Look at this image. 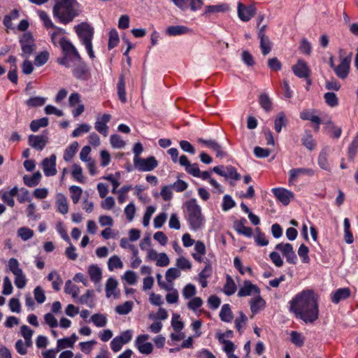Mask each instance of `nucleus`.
<instances>
[{"mask_svg":"<svg viewBox=\"0 0 358 358\" xmlns=\"http://www.w3.org/2000/svg\"><path fill=\"white\" fill-rule=\"evenodd\" d=\"M289 310L305 323L312 324L318 319L317 297L312 289L303 290L289 301Z\"/></svg>","mask_w":358,"mask_h":358,"instance_id":"obj_1","label":"nucleus"},{"mask_svg":"<svg viewBox=\"0 0 358 358\" xmlns=\"http://www.w3.org/2000/svg\"><path fill=\"white\" fill-rule=\"evenodd\" d=\"M185 217L191 230L197 231L202 229L206 224V217L202 213L201 207L196 199H190L185 203Z\"/></svg>","mask_w":358,"mask_h":358,"instance_id":"obj_2","label":"nucleus"},{"mask_svg":"<svg viewBox=\"0 0 358 358\" xmlns=\"http://www.w3.org/2000/svg\"><path fill=\"white\" fill-rule=\"evenodd\" d=\"M76 3V0H61L57 2L52 10L54 17L64 24L72 22L79 15L74 6Z\"/></svg>","mask_w":358,"mask_h":358,"instance_id":"obj_3","label":"nucleus"},{"mask_svg":"<svg viewBox=\"0 0 358 358\" xmlns=\"http://www.w3.org/2000/svg\"><path fill=\"white\" fill-rule=\"evenodd\" d=\"M343 55L344 50L341 49L339 50L341 62L334 70L336 75L341 79L346 78L349 74L352 52H350L348 55L345 57H343Z\"/></svg>","mask_w":358,"mask_h":358,"instance_id":"obj_4","label":"nucleus"},{"mask_svg":"<svg viewBox=\"0 0 358 358\" xmlns=\"http://www.w3.org/2000/svg\"><path fill=\"white\" fill-rule=\"evenodd\" d=\"M134 164L140 171H151L158 166V162L153 156L146 159L134 157Z\"/></svg>","mask_w":358,"mask_h":358,"instance_id":"obj_5","label":"nucleus"},{"mask_svg":"<svg viewBox=\"0 0 358 358\" xmlns=\"http://www.w3.org/2000/svg\"><path fill=\"white\" fill-rule=\"evenodd\" d=\"M22 48V56L28 58L35 48L34 40L31 34L24 33L20 39Z\"/></svg>","mask_w":358,"mask_h":358,"instance_id":"obj_6","label":"nucleus"},{"mask_svg":"<svg viewBox=\"0 0 358 358\" xmlns=\"http://www.w3.org/2000/svg\"><path fill=\"white\" fill-rule=\"evenodd\" d=\"M75 31L82 43L90 41L93 38L94 29L87 22H82L76 26Z\"/></svg>","mask_w":358,"mask_h":358,"instance_id":"obj_7","label":"nucleus"},{"mask_svg":"<svg viewBox=\"0 0 358 358\" xmlns=\"http://www.w3.org/2000/svg\"><path fill=\"white\" fill-rule=\"evenodd\" d=\"M150 338L148 334H141L135 340L134 345L140 353L150 355L153 350V345L147 341Z\"/></svg>","mask_w":358,"mask_h":358,"instance_id":"obj_8","label":"nucleus"},{"mask_svg":"<svg viewBox=\"0 0 358 358\" xmlns=\"http://www.w3.org/2000/svg\"><path fill=\"white\" fill-rule=\"evenodd\" d=\"M73 67L72 73L76 79L84 81L90 78V69L82 59L74 64Z\"/></svg>","mask_w":358,"mask_h":358,"instance_id":"obj_9","label":"nucleus"},{"mask_svg":"<svg viewBox=\"0 0 358 358\" xmlns=\"http://www.w3.org/2000/svg\"><path fill=\"white\" fill-rule=\"evenodd\" d=\"M275 250L282 252V255L286 258L288 263L295 264L297 257L293 250V247L290 243H280L275 245Z\"/></svg>","mask_w":358,"mask_h":358,"instance_id":"obj_10","label":"nucleus"},{"mask_svg":"<svg viewBox=\"0 0 358 358\" xmlns=\"http://www.w3.org/2000/svg\"><path fill=\"white\" fill-rule=\"evenodd\" d=\"M256 7L251 4L245 6L241 2L238 3V15L243 22H248L256 14Z\"/></svg>","mask_w":358,"mask_h":358,"instance_id":"obj_11","label":"nucleus"},{"mask_svg":"<svg viewBox=\"0 0 358 358\" xmlns=\"http://www.w3.org/2000/svg\"><path fill=\"white\" fill-rule=\"evenodd\" d=\"M315 171L310 168L292 169L289 171V184H294L301 176H313Z\"/></svg>","mask_w":358,"mask_h":358,"instance_id":"obj_12","label":"nucleus"},{"mask_svg":"<svg viewBox=\"0 0 358 358\" xmlns=\"http://www.w3.org/2000/svg\"><path fill=\"white\" fill-rule=\"evenodd\" d=\"M111 115L109 114H103L96 118L94 123V129L101 134L107 136L108 134V127L107 124L110 121Z\"/></svg>","mask_w":358,"mask_h":358,"instance_id":"obj_13","label":"nucleus"},{"mask_svg":"<svg viewBox=\"0 0 358 358\" xmlns=\"http://www.w3.org/2000/svg\"><path fill=\"white\" fill-rule=\"evenodd\" d=\"M252 294H260V289L255 285L252 284L250 280H245L243 286L238 292L239 297L251 296Z\"/></svg>","mask_w":358,"mask_h":358,"instance_id":"obj_14","label":"nucleus"},{"mask_svg":"<svg viewBox=\"0 0 358 358\" xmlns=\"http://www.w3.org/2000/svg\"><path fill=\"white\" fill-rule=\"evenodd\" d=\"M43 172L46 176H53L57 174L56 156L52 155L48 158H45L42 162Z\"/></svg>","mask_w":358,"mask_h":358,"instance_id":"obj_15","label":"nucleus"},{"mask_svg":"<svg viewBox=\"0 0 358 358\" xmlns=\"http://www.w3.org/2000/svg\"><path fill=\"white\" fill-rule=\"evenodd\" d=\"M292 69L294 75L300 78L307 79L310 76V69L308 64L302 59H299L297 63L292 66Z\"/></svg>","mask_w":358,"mask_h":358,"instance_id":"obj_16","label":"nucleus"},{"mask_svg":"<svg viewBox=\"0 0 358 358\" xmlns=\"http://www.w3.org/2000/svg\"><path fill=\"white\" fill-rule=\"evenodd\" d=\"M272 192L276 199L285 206L288 205L290 199L294 196L292 192L285 188H273L272 189Z\"/></svg>","mask_w":358,"mask_h":358,"instance_id":"obj_17","label":"nucleus"},{"mask_svg":"<svg viewBox=\"0 0 358 358\" xmlns=\"http://www.w3.org/2000/svg\"><path fill=\"white\" fill-rule=\"evenodd\" d=\"M47 137L45 136L30 135L29 136V145L37 150H42L46 145Z\"/></svg>","mask_w":358,"mask_h":358,"instance_id":"obj_18","label":"nucleus"},{"mask_svg":"<svg viewBox=\"0 0 358 358\" xmlns=\"http://www.w3.org/2000/svg\"><path fill=\"white\" fill-rule=\"evenodd\" d=\"M191 32L192 30L189 28L183 25L169 26L166 29V34L171 36L187 34Z\"/></svg>","mask_w":358,"mask_h":358,"instance_id":"obj_19","label":"nucleus"},{"mask_svg":"<svg viewBox=\"0 0 358 358\" xmlns=\"http://www.w3.org/2000/svg\"><path fill=\"white\" fill-rule=\"evenodd\" d=\"M350 296V289L348 287L338 289L331 294V301L338 303L341 301L348 299Z\"/></svg>","mask_w":358,"mask_h":358,"instance_id":"obj_20","label":"nucleus"},{"mask_svg":"<svg viewBox=\"0 0 358 358\" xmlns=\"http://www.w3.org/2000/svg\"><path fill=\"white\" fill-rule=\"evenodd\" d=\"M328 148H323L319 154L317 163L322 169L325 170L327 171H331L330 164L328 162Z\"/></svg>","mask_w":358,"mask_h":358,"instance_id":"obj_21","label":"nucleus"},{"mask_svg":"<svg viewBox=\"0 0 358 358\" xmlns=\"http://www.w3.org/2000/svg\"><path fill=\"white\" fill-rule=\"evenodd\" d=\"M88 275L90 280L94 283L100 282L102 278L101 269L96 264H92L87 269Z\"/></svg>","mask_w":358,"mask_h":358,"instance_id":"obj_22","label":"nucleus"},{"mask_svg":"<svg viewBox=\"0 0 358 358\" xmlns=\"http://www.w3.org/2000/svg\"><path fill=\"white\" fill-rule=\"evenodd\" d=\"M288 124V120L284 112L278 113L275 117L274 120V129L277 133H280L282 131V127H287Z\"/></svg>","mask_w":358,"mask_h":358,"instance_id":"obj_23","label":"nucleus"},{"mask_svg":"<svg viewBox=\"0 0 358 358\" xmlns=\"http://www.w3.org/2000/svg\"><path fill=\"white\" fill-rule=\"evenodd\" d=\"M230 10L229 4L222 3L218 5H209L206 6L204 15H207L209 13H225Z\"/></svg>","mask_w":358,"mask_h":358,"instance_id":"obj_24","label":"nucleus"},{"mask_svg":"<svg viewBox=\"0 0 358 358\" xmlns=\"http://www.w3.org/2000/svg\"><path fill=\"white\" fill-rule=\"evenodd\" d=\"M250 304L252 313L256 314L265 307L266 301L259 294L250 300Z\"/></svg>","mask_w":358,"mask_h":358,"instance_id":"obj_25","label":"nucleus"},{"mask_svg":"<svg viewBox=\"0 0 358 358\" xmlns=\"http://www.w3.org/2000/svg\"><path fill=\"white\" fill-rule=\"evenodd\" d=\"M299 116L303 120H310L312 122L317 124L315 130L317 131L319 129V124L321 123V119L318 116L313 115L312 111L303 110L300 113Z\"/></svg>","mask_w":358,"mask_h":358,"instance_id":"obj_26","label":"nucleus"},{"mask_svg":"<svg viewBox=\"0 0 358 358\" xmlns=\"http://www.w3.org/2000/svg\"><path fill=\"white\" fill-rule=\"evenodd\" d=\"M57 62L66 68H70L78 62V59L74 55V53L71 52L66 55H63L62 57L57 58Z\"/></svg>","mask_w":358,"mask_h":358,"instance_id":"obj_27","label":"nucleus"},{"mask_svg":"<svg viewBox=\"0 0 358 358\" xmlns=\"http://www.w3.org/2000/svg\"><path fill=\"white\" fill-rule=\"evenodd\" d=\"M220 320L224 322H231L233 320L234 315L228 303L224 304L220 312Z\"/></svg>","mask_w":358,"mask_h":358,"instance_id":"obj_28","label":"nucleus"},{"mask_svg":"<svg viewBox=\"0 0 358 358\" xmlns=\"http://www.w3.org/2000/svg\"><path fill=\"white\" fill-rule=\"evenodd\" d=\"M117 95L118 98L122 103L127 102L126 91H125V82L123 75H120L119 80L117 84Z\"/></svg>","mask_w":358,"mask_h":358,"instance_id":"obj_29","label":"nucleus"},{"mask_svg":"<svg viewBox=\"0 0 358 358\" xmlns=\"http://www.w3.org/2000/svg\"><path fill=\"white\" fill-rule=\"evenodd\" d=\"M41 178V174L39 171L34 173L32 176L25 175L23 177L24 184L28 187H35L38 185Z\"/></svg>","mask_w":358,"mask_h":358,"instance_id":"obj_30","label":"nucleus"},{"mask_svg":"<svg viewBox=\"0 0 358 358\" xmlns=\"http://www.w3.org/2000/svg\"><path fill=\"white\" fill-rule=\"evenodd\" d=\"M259 103L261 107L266 112L272 109V101L267 94L263 93L259 95Z\"/></svg>","mask_w":358,"mask_h":358,"instance_id":"obj_31","label":"nucleus"},{"mask_svg":"<svg viewBox=\"0 0 358 358\" xmlns=\"http://www.w3.org/2000/svg\"><path fill=\"white\" fill-rule=\"evenodd\" d=\"M78 148V143L73 142L69 146H68L64 153V159L66 162H69L73 156L76 155Z\"/></svg>","mask_w":358,"mask_h":358,"instance_id":"obj_32","label":"nucleus"},{"mask_svg":"<svg viewBox=\"0 0 358 358\" xmlns=\"http://www.w3.org/2000/svg\"><path fill=\"white\" fill-rule=\"evenodd\" d=\"M236 290V285L232 279V278L227 275L226 279V283L224 286V292L226 295L231 296L235 293Z\"/></svg>","mask_w":358,"mask_h":358,"instance_id":"obj_33","label":"nucleus"},{"mask_svg":"<svg viewBox=\"0 0 358 358\" xmlns=\"http://www.w3.org/2000/svg\"><path fill=\"white\" fill-rule=\"evenodd\" d=\"M64 292L68 294H71L73 298H76L78 296L80 289L77 285L72 283L71 280H68L65 283Z\"/></svg>","mask_w":358,"mask_h":358,"instance_id":"obj_34","label":"nucleus"},{"mask_svg":"<svg viewBox=\"0 0 358 358\" xmlns=\"http://www.w3.org/2000/svg\"><path fill=\"white\" fill-rule=\"evenodd\" d=\"M301 141L303 145L309 150H313L316 147L315 141L313 139V136L308 132H306V134L303 136Z\"/></svg>","mask_w":358,"mask_h":358,"instance_id":"obj_35","label":"nucleus"},{"mask_svg":"<svg viewBox=\"0 0 358 358\" xmlns=\"http://www.w3.org/2000/svg\"><path fill=\"white\" fill-rule=\"evenodd\" d=\"M21 334L26 341V345L28 347H31L32 345V340L31 337L34 331L27 325H22L20 328Z\"/></svg>","mask_w":358,"mask_h":358,"instance_id":"obj_36","label":"nucleus"},{"mask_svg":"<svg viewBox=\"0 0 358 358\" xmlns=\"http://www.w3.org/2000/svg\"><path fill=\"white\" fill-rule=\"evenodd\" d=\"M48 117H42L38 120H32L30 123V129L36 132L41 127H44L48 126Z\"/></svg>","mask_w":358,"mask_h":358,"instance_id":"obj_37","label":"nucleus"},{"mask_svg":"<svg viewBox=\"0 0 358 358\" xmlns=\"http://www.w3.org/2000/svg\"><path fill=\"white\" fill-rule=\"evenodd\" d=\"M357 152H358V136H355V138L353 139L352 142L350 143V145H349L348 149V159L350 161L353 162Z\"/></svg>","mask_w":358,"mask_h":358,"instance_id":"obj_38","label":"nucleus"},{"mask_svg":"<svg viewBox=\"0 0 358 358\" xmlns=\"http://www.w3.org/2000/svg\"><path fill=\"white\" fill-rule=\"evenodd\" d=\"M91 321L96 327H103L106 325L107 318L103 314L96 313L91 317Z\"/></svg>","mask_w":358,"mask_h":358,"instance_id":"obj_39","label":"nucleus"},{"mask_svg":"<svg viewBox=\"0 0 358 358\" xmlns=\"http://www.w3.org/2000/svg\"><path fill=\"white\" fill-rule=\"evenodd\" d=\"M72 177L80 183L85 182V177L83 175V169L80 165L74 164L71 172Z\"/></svg>","mask_w":358,"mask_h":358,"instance_id":"obj_40","label":"nucleus"},{"mask_svg":"<svg viewBox=\"0 0 358 358\" xmlns=\"http://www.w3.org/2000/svg\"><path fill=\"white\" fill-rule=\"evenodd\" d=\"M57 206V210L59 213L64 215L68 213L69 210V206L67 203L66 198L61 195L56 201Z\"/></svg>","mask_w":358,"mask_h":358,"instance_id":"obj_41","label":"nucleus"},{"mask_svg":"<svg viewBox=\"0 0 358 358\" xmlns=\"http://www.w3.org/2000/svg\"><path fill=\"white\" fill-rule=\"evenodd\" d=\"M118 285L117 281L114 278H109L106 284V294L108 298L113 294L114 290L117 288Z\"/></svg>","mask_w":358,"mask_h":358,"instance_id":"obj_42","label":"nucleus"},{"mask_svg":"<svg viewBox=\"0 0 358 358\" xmlns=\"http://www.w3.org/2000/svg\"><path fill=\"white\" fill-rule=\"evenodd\" d=\"M133 302L126 301L123 304L118 305L115 307V311L120 315H127L132 310Z\"/></svg>","mask_w":358,"mask_h":358,"instance_id":"obj_43","label":"nucleus"},{"mask_svg":"<svg viewBox=\"0 0 358 358\" xmlns=\"http://www.w3.org/2000/svg\"><path fill=\"white\" fill-rule=\"evenodd\" d=\"M108 267L110 271H113L114 268H122L123 263L118 256L113 255L108 259Z\"/></svg>","mask_w":358,"mask_h":358,"instance_id":"obj_44","label":"nucleus"},{"mask_svg":"<svg viewBox=\"0 0 358 358\" xmlns=\"http://www.w3.org/2000/svg\"><path fill=\"white\" fill-rule=\"evenodd\" d=\"M224 178H231L235 180L241 179V175L237 172L236 169L232 166H227L225 168Z\"/></svg>","mask_w":358,"mask_h":358,"instance_id":"obj_45","label":"nucleus"},{"mask_svg":"<svg viewBox=\"0 0 358 358\" xmlns=\"http://www.w3.org/2000/svg\"><path fill=\"white\" fill-rule=\"evenodd\" d=\"M326 103L330 107H335L338 105V99L334 92H327L324 95Z\"/></svg>","mask_w":358,"mask_h":358,"instance_id":"obj_46","label":"nucleus"},{"mask_svg":"<svg viewBox=\"0 0 358 358\" xmlns=\"http://www.w3.org/2000/svg\"><path fill=\"white\" fill-rule=\"evenodd\" d=\"M119 43V36L117 31L115 29H113L109 32V38L108 48L109 50H112Z\"/></svg>","mask_w":358,"mask_h":358,"instance_id":"obj_47","label":"nucleus"},{"mask_svg":"<svg viewBox=\"0 0 358 358\" xmlns=\"http://www.w3.org/2000/svg\"><path fill=\"white\" fill-rule=\"evenodd\" d=\"M260 40V48L264 55H268L271 50V43L268 36L259 38Z\"/></svg>","mask_w":358,"mask_h":358,"instance_id":"obj_48","label":"nucleus"},{"mask_svg":"<svg viewBox=\"0 0 358 358\" xmlns=\"http://www.w3.org/2000/svg\"><path fill=\"white\" fill-rule=\"evenodd\" d=\"M257 235L255 237V241L259 246H266L268 244V241L266 239V236L262 233L259 227L255 229Z\"/></svg>","mask_w":358,"mask_h":358,"instance_id":"obj_49","label":"nucleus"},{"mask_svg":"<svg viewBox=\"0 0 358 358\" xmlns=\"http://www.w3.org/2000/svg\"><path fill=\"white\" fill-rule=\"evenodd\" d=\"M59 45L62 50V53L67 52L68 51H74L75 46L72 43L64 37H62L59 41Z\"/></svg>","mask_w":358,"mask_h":358,"instance_id":"obj_50","label":"nucleus"},{"mask_svg":"<svg viewBox=\"0 0 358 358\" xmlns=\"http://www.w3.org/2000/svg\"><path fill=\"white\" fill-rule=\"evenodd\" d=\"M14 275L15 276L14 280L15 286L19 289L24 288L27 284V280L23 271L16 273Z\"/></svg>","mask_w":358,"mask_h":358,"instance_id":"obj_51","label":"nucleus"},{"mask_svg":"<svg viewBox=\"0 0 358 358\" xmlns=\"http://www.w3.org/2000/svg\"><path fill=\"white\" fill-rule=\"evenodd\" d=\"M69 190L71 193V199L73 203H78L83 192L82 189L78 186L72 185L70 187Z\"/></svg>","mask_w":358,"mask_h":358,"instance_id":"obj_52","label":"nucleus"},{"mask_svg":"<svg viewBox=\"0 0 358 358\" xmlns=\"http://www.w3.org/2000/svg\"><path fill=\"white\" fill-rule=\"evenodd\" d=\"M291 341L297 347H301L304 343V338L301 333L292 331L290 334Z\"/></svg>","mask_w":358,"mask_h":358,"instance_id":"obj_53","label":"nucleus"},{"mask_svg":"<svg viewBox=\"0 0 358 358\" xmlns=\"http://www.w3.org/2000/svg\"><path fill=\"white\" fill-rule=\"evenodd\" d=\"M18 236L23 240L27 241L34 236V231L27 227H21L17 230Z\"/></svg>","mask_w":358,"mask_h":358,"instance_id":"obj_54","label":"nucleus"},{"mask_svg":"<svg viewBox=\"0 0 358 358\" xmlns=\"http://www.w3.org/2000/svg\"><path fill=\"white\" fill-rule=\"evenodd\" d=\"M308 252L309 249L306 245L301 244L299 246L298 250V255L302 259V262L303 263H308L310 262Z\"/></svg>","mask_w":358,"mask_h":358,"instance_id":"obj_55","label":"nucleus"},{"mask_svg":"<svg viewBox=\"0 0 358 358\" xmlns=\"http://www.w3.org/2000/svg\"><path fill=\"white\" fill-rule=\"evenodd\" d=\"M48 52L47 51H43L36 56L34 63L37 66H41L48 62Z\"/></svg>","mask_w":358,"mask_h":358,"instance_id":"obj_56","label":"nucleus"},{"mask_svg":"<svg viewBox=\"0 0 358 358\" xmlns=\"http://www.w3.org/2000/svg\"><path fill=\"white\" fill-rule=\"evenodd\" d=\"M110 141L112 147L115 148H122L125 145L124 141L117 134L111 135Z\"/></svg>","mask_w":358,"mask_h":358,"instance_id":"obj_57","label":"nucleus"},{"mask_svg":"<svg viewBox=\"0 0 358 358\" xmlns=\"http://www.w3.org/2000/svg\"><path fill=\"white\" fill-rule=\"evenodd\" d=\"M45 99L40 96L31 97L27 101V105L29 107H38L43 106Z\"/></svg>","mask_w":358,"mask_h":358,"instance_id":"obj_58","label":"nucleus"},{"mask_svg":"<svg viewBox=\"0 0 358 358\" xmlns=\"http://www.w3.org/2000/svg\"><path fill=\"white\" fill-rule=\"evenodd\" d=\"M196 287L192 284H187L182 289V295L185 299H190L196 294Z\"/></svg>","mask_w":358,"mask_h":358,"instance_id":"obj_59","label":"nucleus"},{"mask_svg":"<svg viewBox=\"0 0 358 358\" xmlns=\"http://www.w3.org/2000/svg\"><path fill=\"white\" fill-rule=\"evenodd\" d=\"M203 305V300L200 297H194L187 303V308L192 310L196 311V310Z\"/></svg>","mask_w":358,"mask_h":358,"instance_id":"obj_60","label":"nucleus"},{"mask_svg":"<svg viewBox=\"0 0 358 358\" xmlns=\"http://www.w3.org/2000/svg\"><path fill=\"white\" fill-rule=\"evenodd\" d=\"M180 271L176 268H170L166 272V279L168 282H171L176 278L180 277Z\"/></svg>","mask_w":358,"mask_h":358,"instance_id":"obj_61","label":"nucleus"},{"mask_svg":"<svg viewBox=\"0 0 358 358\" xmlns=\"http://www.w3.org/2000/svg\"><path fill=\"white\" fill-rule=\"evenodd\" d=\"M155 210L156 208L152 206H150L147 208L143 217V224L144 227H148L149 225L150 218L152 214L155 212Z\"/></svg>","mask_w":358,"mask_h":358,"instance_id":"obj_62","label":"nucleus"},{"mask_svg":"<svg viewBox=\"0 0 358 358\" xmlns=\"http://www.w3.org/2000/svg\"><path fill=\"white\" fill-rule=\"evenodd\" d=\"M38 15L47 29L55 28V25L52 23L48 15L45 11L40 10L38 12Z\"/></svg>","mask_w":358,"mask_h":358,"instance_id":"obj_63","label":"nucleus"},{"mask_svg":"<svg viewBox=\"0 0 358 358\" xmlns=\"http://www.w3.org/2000/svg\"><path fill=\"white\" fill-rule=\"evenodd\" d=\"M236 205L235 201L232 199L231 196L229 195H224L223 197V203H222V210L224 211H227L234 207Z\"/></svg>","mask_w":358,"mask_h":358,"instance_id":"obj_64","label":"nucleus"}]
</instances>
